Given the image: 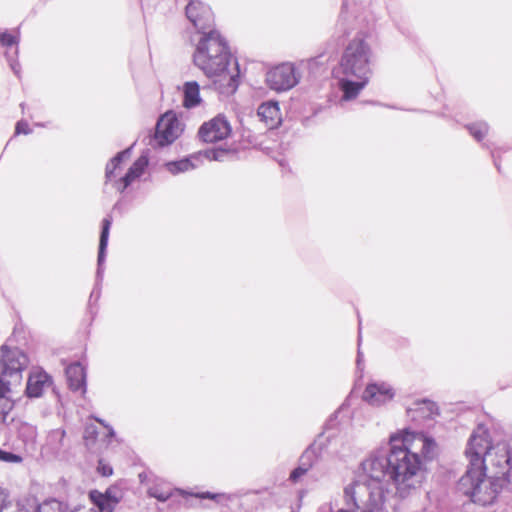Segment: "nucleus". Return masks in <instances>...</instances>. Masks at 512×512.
<instances>
[{
  "label": "nucleus",
  "mask_w": 512,
  "mask_h": 512,
  "mask_svg": "<svg viewBox=\"0 0 512 512\" xmlns=\"http://www.w3.org/2000/svg\"><path fill=\"white\" fill-rule=\"evenodd\" d=\"M409 431L392 434L389 447L372 451L360 464L359 480L371 489L382 491L383 501L390 494L388 484L395 489V496L406 499L415 495L425 477L420 455L409 446Z\"/></svg>",
  "instance_id": "nucleus-1"
},
{
  "label": "nucleus",
  "mask_w": 512,
  "mask_h": 512,
  "mask_svg": "<svg viewBox=\"0 0 512 512\" xmlns=\"http://www.w3.org/2000/svg\"><path fill=\"white\" fill-rule=\"evenodd\" d=\"M468 460L457 490L481 506L492 504L500 491L510 483L511 450L506 442L492 446L483 426L471 434L465 449Z\"/></svg>",
  "instance_id": "nucleus-2"
},
{
  "label": "nucleus",
  "mask_w": 512,
  "mask_h": 512,
  "mask_svg": "<svg viewBox=\"0 0 512 512\" xmlns=\"http://www.w3.org/2000/svg\"><path fill=\"white\" fill-rule=\"evenodd\" d=\"M194 64L208 77L225 76L232 62V55L219 31L202 36L193 54Z\"/></svg>",
  "instance_id": "nucleus-3"
},
{
  "label": "nucleus",
  "mask_w": 512,
  "mask_h": 512,
  "mask_svg": "<svg viewBox=\"0 0 512 512\" xmlns=\"http://www.w3.org/2000/svg\"><path fill=\"white\" fill-rule=\"evenodd\" d=\"M130 158V149L118 152L106 165V182L112 188L124 191L138 185L149 177V157L139 156L124 172V164Z\"/></svg>",
  "instance_id": "nucleus-4"
},
{
  "label": "nucleus",
  "mask_w": 512,
  "mask_h": 512,
  "mask_svg": "<svg viewBox=\"0 0 512 512\" xmlns=\"http://www.w3.org/2000/svg\"><path fill=\"white\" fill-rule=\"evenodd\" d=\"M345 508L338 512H388L382 491L371 489L362 480H355L343 490Z\"/></svg>",
  "instance_id": "nucleus-5"
},
{
  "label": "nucleus",
  "mask_w": 512,
  "mask_h": 512,
  "mask_svg": "<svg viewBox=\"0 0 512 512\" xmlns=\"http://www.w3.org/2000/svg\"><path fill=\"white\" fill-rule=\"evenodd\" d=\"M371 48L364 37H354L345 47L339 66L342 73L354 77H369Z\"/></svg>",
  "instance_id": "nucleus-6"
},
{
  "label": "nucleus",
  "mask_w": 512,
  "mask_h": 512,
  "mask_svg": "<svg viewBox=\"0 0 512 512\" xmlns=\"http://www.w3.org/2000/svg\"><path fill=\"white\" fill-rule=\"evenodd\" d=\"M0 352V375L14 386L19 385L23 378L22 372L28 365L27 355L19 348H10L7 345H2Z\"/></svg>",
  "instance_id": "nucleus-7"
},
{
  "label": "nucleus",
  "mask_w": 512,
  "mask_h": 512,
  "mask_svg": "<svg viewBox=\"0 0 512 512\" xmlns=\"http://www.w3.org/2000/svg\"><path fill=\"white\" fill-rule=\"evenodd\" d=\"M186 16L202 36L207 32L217 31L214 28V14L211 8L199 0L188 3Z\"/></svg>",
  "instance_id": "nucleus-8"
},
{
  "label": "nucleus",
  "mask_w": 512,
  "mask_h": 512,
  "mask_svg": "<svg viewBox=\"0 0 512 512\" xmlns=\"http://www.w3.org/2000/svg\"><path fill=\"white\" fill-rule=\"evenodd\" d=\"M181 133V123L176 114L168 111L159 118L154 138L160 146H166L174 142Z\"/></svg>",
  "instance_id": "nucleus-9"
},
{
  "label": "nucleus",
  "mask_w": 512,
  "mask_h": 512,
  "mask_svg": "<svg viewBox=\"0 0 512 512\" xmlns=\"http://www.w3.org/2000/svg\"><path fill=\"white\" fill-rule=\"evenodd\" d=\"M297 77L293 65L285 63L268 71L267 85L275 91H286L297 84Z\"/></svg>",
  "instance_id": "nucleus-10"
},
{
  "label": "nucleus",
  "mask_w": 512,
  "mask_h": 512,
  "mask_svg": "<svg viewBox=\"0 0 512 512\" xmlns=\"http://www.w3.org/2000/svg\"><path fill=\"white\" fill-rule=\"evenodd\" d=\"M231 126L224 116H216L204 122L199 130V138L206 143H216L229 137Z\"/></svg>",
  "instance_id": "nucleus-11"
},
{
  "label": "nucleus",
  "mask_w": 512,
  "mask_h": 512,
  "mask_svg": "<svg viewBox=\"0 0 512 512\" xmlns=\"http://www.w3.org/2000/svg\"><path fill=\"white\" fill-rule=\"evenodd\" d=\"M395 396L393 388L385 382H374L366 386L362 398L372 406H380Z\"/></svg>",
  "instance_id": "nucleus-12"
},
{
  "label": "nucleus",
  "mask_w": 512,
  "mask_h": 512,
  "mask_svg": "<svg viewBox=\"0 0 512 512\" xmlns=\"http://www.w3.org/2000/svg\"><path fill=\"white\" fill-rule=\"evenodd\" d=\"M52 385V377L41 368L29 372L26 384V395L29 398H39L46 388Z\"/></svg>",
  "instance_id": "nucleus-13"
},
{
  "label": "nucleus",
  "mask_w": 512,
  "mask_h": 512,
  "mask_svg": "<svg viewBox=\"0 0 512 512\" xmlns=\"http://www.w3.org/2000/svg\"><path fill=\"white\" fill-rule=\"evenodd\" d=\"M111 225L112 219L110 216H107L102 220L97 257V281L101 280L103 277V264L106 259V251L108 246Z\"/></svg>",
  "instance_id": "nucleus-14"
},
{
  "label": "nucleus",
  "mask_w": 512,
  "mask_h": 512,
  "mask_svg": "<svg viewBox=\"0 0 512 512\" xmlns=\"http://www.w3.org/2000/svg\"><path fill=\"white\" fill-rule=\"evenodd\" d=\"M65 374L70 390L86 392V371L80 363L76 362L67 366Z\"/></svg>",
  "instance_id": "nucleus-15"
},
{
  "label": "nucleus",
  "mask_w": 512,
  "mask_h": 512,
  "mask_svg": "<svg viewBox=\"0 0 512 512\" xmlns=\"http://www.w3.org/2000/svg\"><path fill=\"white\" fill-rule=\"evenodd\" d=\"M437 414V404L428 399L417 400L412 404V406L407 408V415L412 420L431 419Z\"/></svg>",
  "instance_id": "nucleus-16"
},
{
  "label": "nucleus",
  "mask_w": 512,
  "mask_h": 512,
  "mask_svg": "<svg viewBox=\"0 0 512 512\" xmlns=\"http://www.w3.org/2000/svg\"><path fill=\"white\" fill-rule=\"evenodd\" d=\"M359 81H351L348 79H341L339 81V87L343 92V100H353L357 98L359 93L369 82V77H356Z\"/></svg>",
  "instance_id": "nucleus-17"
},
{
  "label": "nucleus",
  "mask_w": 512,
  "mask_h": 512,
  "mask_svg": "<svg viewBox=\"0 0 512 512\" xmlns=\"http://www.w3.org/2000/svg\"><path fill=\"white\" fill-rule=\"evenodd\" d=\"M258 116L270 127L276 126L280 121V109L276 102H266L259 106Z\"/></svg>",
  "instance_id": "nucleus-18"
},
{
  "label": "nucleus",
  "mask_w": 512,
  "mask_h": 512,
  "mask_svg": "<svg viewBox=\"0 0 512 512\" xmlns=\"http://www.w3.org/2000/svg\"><path fill=\"white\" fill-rule=\"evenodd\" d=\"M200 102V87L198 83L195 81L186 82L183 85V106L190 109L199 105Z\"/></svg>",
  "instance_id": "nucleus-19"
},
{
  "label": "nucleus",
  "mask_w": 512,
  "mask_h": 512,
  "mask_svg": "<svg viewBox=\"0 0 512 512\" xmlns=\"http://www.w3.org/2000/svg\"><path fill=\"white\" fill-rule=\"evenodd\" d=\"M66 431L62 428L51 430L46 438L45 448L54 455L59 454L64 448Z\"/></svg>",
  "instance_id": "nucleus-20"
},
{
  "label": "nucleus",
  "mask_w": 512,
  "mask_h": 512,
  "mask_svg": "<svg viewBox=\"0 0 512 512\" xmlns=\"http://www.w3.org/2000/svg\"><path fill=\"white\" fill-rule=\"evenodd\" d=\"M409 446L411 447L414 442H419L421 444V453L426 459H431L434 454V450L436 448V442L434 439L426 437L422 434L414 435L409 432Z\"/></svg>",
  "instance_id": "nucleus-21"
},
{
  "label": "nucleus",
  "mask_w": 512,
  "mask_h": 512,
  "mask_svg": "<svg viewBox=\"0 0 512 512\" xmlns=\"http://www.w3.org/2000/svg\"><path fill=\"white\" fill-rule=\"evenodd\" d=\"M193 159H195V157H188L177 161H171L166 163L165 167L172 174L187 172L195 168V164L192 161Z\"/></svg>",
  "instance_id": "nucleus-22"
},
{
  "label": "nucleus",
  "mask_w": 512,
  "mask_h": 512,
  "mask_svg": "<svg viewBox=\"0 0 512 512\" xmlns=\"http://www.w3.org/2000/svg\"><path fill=\"white\" fill-rule=\"evenodd\" d=\"M2 512H36V504L30 500L5 502Z\"/></svg>",
  "instance_id": "nucleus-23"
},
{
  "label": "nucleus",
  "mask_w": 512,
  "mask_h": 512,
  "mask_svg": "<svg viewBox=\"0 0 512 512\" xmlns=\"http://www.w3.org/2000/svg\"><path fill=\"white\" fill-rule=\"evenodd\" d=\"M36 512H75L68 509L67 505L57 499H48L42 504L36 505Z\"/></svg>",
  "instance_id": "nucleus-24"
},
{
  "label": "nucleus",
  "mask_w": 512,
  "mask_h": 512,
  "mask_svg": "<svg viewBox=\"0 0 512 512\" xmlns=\"http://www.w3.org/2000/svg\"><path fill=\"white\" fill-rule=\"evenodd\" d=\"M148 495L150 497L156 498L158 501L165 502L171 496V489L152 486L148 488Z\"/></svg>",
  "instance_id": "nucleus-25"
},
{
  "label": "nucleus",
  "mask_w": 512,
  "mask_h": 512,
  "mask_svg": "<svg viewBox=\"0 0 512 512\" xmlns=\"http://www.w3.org/2000/svg\"><path fill=\"white\" fill-rule=\"evenodd\" d=\"M317 456L314 448H307L300 457V464L308 471L316 461Z\"/></svg>",
  "instance_id": "nucleus-26"
},
{
  "label": "nucleus",
  "mask_w": 512,
  "mask_h": 512,
  "mask_svg": "<svg viewBox=\"0 0 512 512\" xmlns=\"http://www.w3.org/2000/svg\"><path fill=\"white\" fill-rule=\"evenodd\" d=\"M22 461L21 455L0 448V462L21 463Z\"/></svg>",
  "instance_id": "nucleus-27"
},
{
  "label": "nucleus",
  "mask_w": 512,
  "mask_h": 512,
  "mask_svg": "<svg viewBox=\"0 0 512 512\" xmlns=\"http://www.w3.org/2000/svg\"><path fill=\"white\" fill-rule=\"evenodd\" d=\"M469 130L473 137L480 141L486 136L488 127L487 125H472L469 127Z\"/></svg>",
  "instance_id": "nucleus-28"
},
{
  "label": "nucleus",
  "mask_w": 512,
  "mask_h": 512,
  "mask_svg": "<svg viewBox=\"0 0 512 512\" xmlns=\"http://www.w3.org/2000/svg\"><path fill=\"white\" fill-rule=\"evenodd\" d=\"M97 472L103 477H109L113 474L112 466L103 459L98 461Z\"/></svg>",
  "instance_id": "nucleus-29"
},
{
  "label": "nucleus",
  "mask_w": 512,
  "mask_h": 512,
  "mask_svg": "<svg viewBox=\"0 0 512 512\" xmlns=\"http://www.w3.org/2000/svg\"><path fill=\"white\" fill-rule=\"evenodd\" d=\"M17 37L11 33L4 32L0 35V43L2 46L11 47L17 44Z\"/></svg>",
  "instance_id": "nucleus-30"
},
{
  "label": "nucleus",
  "mask_w": 512,
  "mask_h": 512,
  "mask_svg": "<svg viewBox=\"0 0 512 512\" xmlns=\"http://www.w3.org/2000/svg\"><path fill=\"white\" fill-rule=\"evenodd\" d=\"M197 497H199L200 499L214 500L216 502H220L222 499L227 498L224 493H212L209 491L198 493Z\"/></svg>",
  "instance_id": "nucleus-31"
},
{
  "label": "nucleus",
  "mask_w": 512,
  "mask_h": 512,
  "mask_svg": "<svg viewBox=\"0 0 512 512\" xmlns=\"http://www.w3.org/2000/svg\"><path fill=\"white\" fill-rule=\"evenodd\" d=\"M308 471L306 470V468H304V466H302L301 464H299L298 467H296L295 469H293L290 473V480L293 481V482H297L303 475H305Z\"/></svg>",
  "instance_id": "nucleus-32"
},
{
  "label": "nucleus",
  "mask_w": 512,
  "mask_h": 512,
  "mask_svg": "<svg viewBox=\"0 0 512 512\" xmlns=\"http://www.w3.org/2000/svg\"><path fill=\"white\" fill-rule=\"evenodd\" d=\"M31 132L29 124L26 121H18L15 126V135L24 134L27 135Z\"/></svg>",
  "instance_id": "nucleus-33"
},
{
  "label": "nucleus",
  "mask_w": 512,
  "mask_h": 512,
  "mask_svg": "<svg viewBox=\"0 0 512 512\" xmlns=\"http://www.w3.org/2000/svg\"><path fill=\"white\" fill-rule=\"evenodd\" d=\"M11 386L14 385L0 375V402H2V398L5 394L10 391Z\"/></svg>",
  "instance_id": "nucleus-34"
},
{
  "label": "nucleus",
  "mask_w": 512,
  "mask_h": 512,
  "mask_svg": "<svg viewBox=\"0 0 512 512\" xmlns=\"http://www.w3.org/2000/svg\"><path fill=\"white\" fill-rule=\"evenodd\" d=\"M95 420H96L98 423H100L101 425H103L104 427H106V428L108 429V436H109V437H113V436H115V431H114V429H113L110 425L106 424L104 420H102V419H100V418H97V417H95Z\"/></svg>",
  "instance_id": "nucleus-35"
},
{
  "label": "nucleus",
  "mask_w": 512,
  "mask_h": 512,
  "mask_svg": "<svg viewBox=\"0 0 512 512\" xmlns=\"http://www.w3.org/2000/svg\"><path fill=\"white\" fill-rule=\"evenodd\" d=\"M7 413L4 411L3 408L0 407V421H4L6 418Z\"/></svg>",
  "instance_id": "nucleus-36"
},
{
  "label": "nucleus",
  "mask_w": 512,
  "mask_h": 512,
  "mask_svg": "<svg viewBox=\"0 0 512 512\" xmlns=\"http://www.w3.org/2000/svg\"><path fill=\"white\" fill-rule=\"evenodd\" d=\"M493 156H494V158H495V163H496V165H497L498 169H500V165H499V163L497 162V159L499 158V151H494V152H493Z\"/></svg>",
  "instance_id": "nucleus-37"
},
{
  "label": "nucleus",
  "mask_w": 512,
  "mask_h": 512,
  "mask_svg": "<svg viewBox=\"0 0 512 512\" xmlns=\"http://www.w3.org/2000/svg\"><path fill=\"white\" fill-rule=\"evenodd\" d=\"M4 503H5V501H4V497H3V495L0 493V512H2V511H3Z\"/></svg>",
  "instance_id": "nucleus-38"
},
{
  "label": "nucleus",
  "mask_w": 512,
  "mask_h": 512,
  "mask_svg": "<svg viewBox=\"0 0 512 512\" xmlns=\"http://www.w3.org/2000/svg\"><path fill=\"white\" fill-rule=\"evenodd\" d=\"M360 363H361V353L360 351H358V356H357V366L360 367Z\"/></svg>",
  "instance_id": "nucleus-39"
},
{
  "label": "nucleus",
  "mask_w": 512,
  "mask_h": 512,
  "mask_svg": "<svg viewBox=\"0 0 512 512\" xmlns=\"http://www.w3.org/2000/svg\"><path fill=\"white\" fill-rule=\"evenodd\" d=\"M139 478H140V481H141V482H144V474H142V473H141V474H139Z\"/></svg>",
  "instance_id": "nucleus-40"
},
{
  "label": "nucleus",
  "mask_w": 512,
  "mask_h": 512,
  "mask_svg": "<svg viewBox=\"0 0 512 512\" xmlns=\"http://www.w3.org/2000/svg\"><path fill=\"white\" fill-rule=\"evenodd\" d=\"M115 209H118L120 208V203H116L115 206H114Z\"/></svg>",
  "instance_id": "nucleus-41"
},
{
  "label": "nucleus",
  "mask_w": 512,
  "mask_h": 512,
  "mask_svg": "<svg viewBox=\"0 0 512 512\" xmlns=\"http://www.w3.org/2000/svg\"><path fill=\"white\" fill-rule=\"evenodd\" d=\"M236 76H238V74H236V75H230V79H231V80H234V78H235Z\"/></svg>",
  "instance_id": "nucleus-42"
}]
</instances>
